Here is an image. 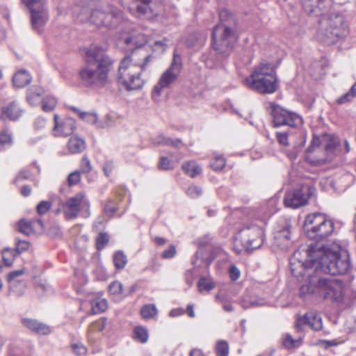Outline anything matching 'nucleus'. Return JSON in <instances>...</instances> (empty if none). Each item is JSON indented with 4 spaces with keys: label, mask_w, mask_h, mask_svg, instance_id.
Masks as SVG:
<instances>
[{
    "label": "nucleus",
    "mask_w": 356,
    "mask_h": 356,
    "mask_svg": "<svg viewBox=\"0 0 356 356\" xmlns=\"http://www.w3.org/2000/svg\"><path fill=\"white\" fill-rule=\"evenodd\" d=\"M138 41L135 36L125 39L126 44H134L138 49L124 56L118 69L117 83L121 89L127 91L137 90L143 87L145 80L142 74L149 69L153 59L152 55L140 49L147 42L145 35H138Z\"/></svg>",
    "instance_id": "nucleus-1"
},
{
    "label": "nucleus",
    "mask_w": 356,
    "mask_h": 356,
    "mask_svg": "<svg viewBox=\"0 0 356 356\" xmlns=\"http://www.w3.org/2000/svg\"><path fill=\"white\" fill-rule=\"evenodd\" d=\"M113 69L114 60L102 47L94 45L86 51L79 76L88 86L103 88L111 83Z\"/></svg>",
    "instance_id": "nucleus-2"
},
{
    "label": "nucleus",
    "mask_w": 356,
    "mask_h": 356,
    "mask_svg": "<svg viewBox=\"0 0 356 356\" xmlns=\"http://www.w3.org/2000/svg\"><path fill=\"white\" fill-rule=\"evenodd\" d=\"M315 273L323 272L332 275L346 273L350 267L348 251L338 243L330 246L311 244L307 253Z\"/></svg>",
    "instance_id": "nucleus-3"
},
{
    "label": "nucleus",
    "mask_w": 356,
    "mask_h": 356,
    "mask_svg": "<svg viewBox=\"0 0 356 356\" xmlns=\"http://www.w3.org/2000/svg\"><path fill=\"white\" fill-rule=\"evenodd\" d=\"M308 275V284L300 288V295L302 298L312 295L337 305L344 302L346 286L341 280L318 277L309 273Z\"/></svg>",
    "instance_id": "nucleus-4"
},
{
    "label": "nucleus",
    "mask_w": 356,
    "mask_h": 356,
    "mask_svg": "<svg viewBox=\"0 0 356 356\" xmlns=\"http://www.w3.org/2000/svg\"><path fill=\"white\" fill-rule=\"evenodd\" d=\"M245 81L249 88L262 94L273 93L278 88L275 71L273 65L266 61L255 66Z\"/></svg>",
    "instance_id": "nucleus-5"
},
{
    "label": "nucleus",
    "mask_w": 356,
    "mask_h": 356,
    "mask_svg": "<svg viewBox=\"0 0 356 356\" xmlns=\"http://www.w3.org/2000/svg\"><path fill=\"white\" fill-rule=\"evenodd\" d=\"M307 236L320 241L327 239L334 231V223L332 219L321 213L308 214L304 221Z\"/></svg>",
    "instance_id": "nucleus-6"
},
{
    "label": "nucleus",
    "mask_w": 356,
    "mask_h": 356,
    "mask_svg": "<svg viewBox=\"0 0 356 356\" xmlns=\"http://www.w3.org/2000/svg\"><path fill=\"white\" fill-rule=\"evenodd\" d=\"M322 11L320 15L323 16L320 20V24L321 32L325 36V41L327 43H334L339 38L346 34L347 24L341 15L331 13L327 16L324 15Z\"/></svg>",
    "instance_id": "nucleus-7"
},
{
    "label": "nucleus",
    "mask_w": 356,
    "mask_h": 356,
    "mask_svg": "<svg viewBox=\"0 0 356 356\" xmlns=\"http://www.w3.org/2000/svg\"><path fill=\"white\" fill-rule=\"evenodd\" d=\"M236 40L234 31L223 24H217L213 29L212 45L219 54L229 56Z\"/></svg>",
    "instance_id": "nucleus-8"
},
{
    "label": "nucleus",
    "mask_w": 356,
    "mask_h": 356,
    "mask_svg": "<svg viewBox=\"0 0 356 356\" xmlns=\"http://www.w3.org/2000/svg\"><path fill=\"white\" fill-rule=\"evenodd\" d=\"M264 231L262 225L251 224L241 229L236 236V245L241 244L245 251L257 249L264 243Z\"/></svg>",
    "instance_id": "nucleus-9"
},
{
    "label": "nucleus",
    "mask_w": 356,
    "mask_h": 356,
    "mask_svg": "<svg viewBox=\"0 0 356 356\" xmlns=\"http://www.w3.org/2000/svg\"><path fill=\"white\" fill-rule=\"evenodd\" d=\"M270 106L273 127L287 125L291 127H299L303 124L302 118L298 113L289 111L274 103H270Z\"/></svg>",
    "instance_id": "nucleus-10"
},
{
    "label": "nucleus",
    "mask_w": 356,
    "mask_h": 356,
    "mask_svg": "<svg viewBox=\"0 0 356 356\" xmlns=\"http://www.w3.org/2000/svg\"><path fill=\"white\" fill-rule=\"evenodd\" d=\"M181 69V58L179 56L175 54L170 66L161 74L158 83L154 87L152 91L154 99L159 98L162 90L168 88L178 79Z\"/></svg>",
    "instance_id": "nucleus-11"
},
{
    "label": "nucleus",
    "mask_w": 356,
    "mask_h": 356,
    "mask_svg": "<svg viewBox=\"0 0 356 356\" xmlns=\"http://www.w3.org/2000/svg\"><path fill=\"white\" fill-rule=\"evenodd\" d=\"M77 18L82 22L90 20L97 26H113L118 23L116 13L114 12L106 13L98 9L90 12L88 8H83L77 15Z\"/></svg>",
    "instance_id": "nucleus-12"
},
{
    "label": "nucleus",
    "mask_w": 356,
    "mask_h": 356,
    "mask_svg": "<svg viewBox=\"0 0 356 356\" xmlns=\"http://www.w3.org/2000/svg\"><path fill=\"white\" fill-rule=\"evenodd\" d=\"M85 206L88 207L89 202L83 193H79L64 202H60L57 213L63 212L67 220H72L78 216L81 208Z\"/></svg>",
    "instance_id": "nucleus-13"
},
{
    "label": "nucleus",
    "mask_w": 356,
    "mask_h": 356,
    "mask_svg": "<svg viewBox=\"0 0 356 356\" xmlns=\"http://www.w3.org/2000/svg\"><path fill=\"white\" fill-rule=\"evenodd\" d=\"M31 14V25L34 30L41 31V29L48 20V14L44 8L45 0H22Z\"/></svg>",
    "instance_id": "nucleus-14"
},
{
    "label": "nucleus",
    "mask_w": 356,
    "mask_h": 356,
    "mask_svg": "<svg viewBox=\"0 0 356 356\" xmlns=\"http://www.w3.org/2000/svg\"><path fill=\"white\" fill-rule=\"evenodd\" d=\"M309 250V248L304 252V255H302V252L300 250H297L289 259L291 273L298 278L304 277L309 270H314L307 254ZM314 273H316L315 271Z\"/></svg>",
    "instance_id": "nucleus-15"
},
{
    "label": "nucleus",
    "mask_w": 356,
    "mask_h": 356,
    "mask_svg": "<svg viewBox=\"0 0 356 356\" xmlns=\"http://www.w3.org/2000/svg\"><path fill=\"white\" fill-rule=\"evenodd\" d=\"M314 192V188L303 185L300 188L288 191L284 197V202L286 207L298 208L307 203L308 199Z\"/></svg>",
    "instance_id": "nucleus-16"
},
{
    "label": "nucleus",
    "mask_w": 356,
    "mask_h": 356,
    "mask_svg": "<svg viewBox=\"0 0 356 356\" xmlns=\"http://www.w3.org/2000/svg\"><path fill=\"white\" fill-rule=\"evenodd\" d=\"M305 325H309L316 332L320 331L323 328L322 318L316 312H309L303 316L298 317L296 323L297 332L302 333Z\"/></svg>",
    "instance_id": "nucleus-17"
},
{
    "label": "nucleus",
    "mask_w": 356,
    "mask_h": 356,
    "mask_svg": "<svg viewBox=\"0 0 356 356\" xmlns=\"http://www.w3.org/2000/svg\"><path fill=\"white\" fill-rule=\"evenodd\" d=\"M339 143V140L337 136L330 134H324L318 137H314L312 145L307 149V152H311L314 146H319L321 145L324 147L328 159H331L334 154Z\"/></svg>",
    "instance_id": "nucleus-18"
},
{
    "label": "nucleus",
    "mask_w": 356,
    "mask_h": 356,
    "mask_svg": "<svg viewBox=\"0 0 356 356\" xmlns=\"http://www.w3.org/2000/svg\"><path fill=\"white\" fill-rule=\"evenodd\" d=\"M289 223L284 220L277 225L274 232V245L282 250L287 249L291 245V232Z\"/></svg>",
    "instance_id": "nucleus-19"
},
{
    "label": "nucleus",
    "mask_w": 356,
    "mask_h": 356,
    "mask_svg": "<svg viewBox=\"0 0 356 356\" xmlns=\"http://www.w3.org/2000/svg\"><path fill=\"white\" fill-rule=\"evenodd\" d=\"M24 273V269L10 272L7 276L9 285V293L17 296H22L26 289V282L19 279Z\"/></svg>",
    "instance_id": "nucleus-20"
},
{
    "label": "nucleus",
    "mask_w": 356,
    "mask_h": 356,
    "mask_svg": "<svg viewBox=\"0 0 356 356\" xmlns=\"http://www.w3.org/2000/svg\"><path fill=\"white\" fill-rule=\"evenodd\" d=\"M54 119V126L52 129V134L56 137L70 136L76 129L75 120L72 118H67L59 122L58 115L56 114Z\"/></svg>",
    "instance_id": "nucleus-21"
},
{
    "label": "nucleus",
    "mask_w": 356,
    "mask_h": 356,
    "mask_svg": "<svg viewBox=\"0 0 356 356\" xmlns=\"http://www.w3.org/2000/svg\"><path fill=\"white\" fill-rule=\"evenodd\" d=\"M22 113L23 110L18 102L13 101L2 107L0 118L4 120L15 121L22 116Z\"/></svg>",
    "instance_id": "nucleus-22"
},
{
    "label": "nucleus",
    "mask_w": 356,
    "mask_h": 356,
    "mask_svg": "<svg viewBox=\"0 0 356 356\" xmlns=\"http://www.w3.org/2000/svg\"><path fill=\"white\" fill-rule=\"evenodd\" d=\"M304 10L309 14L318 16L321 11L324 10L323 2L328 0H301Z\"/></svg>",
    "instance_id": "nucleus-23"
},
{
    "label": "nucleus",
    "mask_w": 356,
    "mask_h": 356,
    "mask_svg": "<svg viewBox=\"0 0 356 356\" xmlns=\"http://www.w3.org/2000/svg\"><path fill=\"white\" fill-rule=\"evenodd\" d=\"M22 324L32 332L40 334H48L51 330L49 326L35 319L24 318Z\"/></svg>",
    "instance_id": "nucleus-24"
},
{
    "label": "nucleus",
    "mask_w": 356,
    "mask_h": 356,
    "mask_svg": "<svg viewBox=\"0 0 356 356\" xmlns=\"http://www.w3.org/2000/svg\"><path fill=\"white\" fill-rule=\"evenodd\" d=\"M136 8L131 7L129 8L130 12L133 14L137 13L138 15L146 14L148 11L153 13L154 9L152 8L153 0H134Z\"/></svg>",
    "instance_id": "nucleus-25"
},
{
    "label": "nucleus",
    "mask_w": 356,
    "mask_h": 356,
    "mask_svg": "<svg viewBox=\"0 0 356 356\" xmlns=\"http://www.w3.org/2000/svg\"><path fill=\"white\" fill-rule=\"evenodd\" d=\"M67 149L70 154L81 153L86 149V142L81 138L72 136L68 140Z\"/></svg>",
    "instance_id": "nucleus-26"
},
{
    "label": "nucleus",
    "mask_w": 356,
    "mask_h": 356,
    "mask_svg": "<svg viewBox=\"0 0 356 356\" xmlns=\"http://www.w3.org/2000/svg\"><path fill=\"white\" fill-rule=\"evenodd\" d=\"M31 76L24 70L18 71L13 78V85L17 88H23L31 82Z\"/></svg>",
    "instance_id": "nucleus-27"
},
{
    "label": "nucleus",
    "mask_w": 356,
    "mask_h": 356,
    "mask_svg": "<svg viewBox=\"0 0 356 356\" xmlns=\"http://www.w3.org/2000/svg\"><path fill=\"white\" fill-rule=\"evenodd\" d=\"M184 172L191 177H195L202 172V168L195 161H186L182 165Z\"/></svg>",
    "instance_id": "nucleus-28"
},
{
    "label": "nucleus",
    "mask_w": 356,
    "mask_h": 356,
    "mask_svg": "<svg viewBox=\"0 0 356 356\" xmlns=\"http://www.w3.org/2000/svg\"><path fill=\"white\" fill-rule=\"evenodd\" d=\"M152 143L157 145H167L179 147V145H181V140L179 139H172L166 138L163 134H159L152 139Z\"/></svg>",
    "instance_id": "nucleus-29"
},
{
    "label": "nucleus",
    "mask_w": 356,
    "mask_h": 356,
    "mask_svg": "<svg viewBox=\"0 0 356 356\" xmlns=\"http://www.w3.org/2000/svg\"><path fill=\"white\" fill-rule=\"evenodd\" d=\"M243 308L248 309L250 307H258L264 306L266 304L264 298L258 297H245L241 300Z\"/></svg>",
    "instance_id": "nucleus-30"
},
{
    "label": "nucleus",
    "mask_w": 356,
    "mask_h": 356,
    "mask_svg": "<svg viewBox=\"0 0 356 356\" xmlns=\"http://www.w3.org/2000/svg\"><path fill=\"white\" fill-rule=\"evenodd\" d=\"M140 314L145 320H149L157 316L158 310L155 305L147 304L141 307Z\"/></svg>",
    "instance_id": "nucleus-31"
},
{
    "label": "nucleus",
    "mask_w": 356,
    "mask_h": 356,
    "mask_svg": "<svg viewBox=\"0 0 356 356\" xmlns=\"http://www.w3.org/2000/svg\"><path fill=\"white\" fill-rule=\"evenodd\" d=\"M134 339L141 343H145L148 341L149 332L146 327L138 325L134 330Z\"/></svg>",
    "instance_id": "nucleus-32"
},
{
    "label": "nucleus",
    "mask_w": 356,
    "mask_h": 356,
    "mask_svg": "<svg viewBox=\"0 0 356 356\" xmlns=\"http://www.w3.org/2000/svg\"><path fill=\"white\" fill-rule=\"evenodd\" d=\"M296 339H293L291 334H287L283 341V345L288 349L299 347L302 343L303 334L300 333Z\"/></svg>",
    "instance_id": "nucleus-33"
},
{
    "label": "nucleus",
    "mask_w": 356,
    "mask_h": 356,
    "mask_svg": "<svg viewBox=\"0 0 356 356\" xmlns=\"http://www.w3.org/2000/svg\"><path fill=\"white\" fill-rule=\"evenodd\" d=\"M13 135L8 130L0 132V152L13 145Z\"/></svg>",
    "instance_id": "nucleus-34"
},
{
    "label": "nucleus",
    "mask_w": 356,
    "mask_h": 356,
    "mask_svg": "<svg viewBox=\"0 0 356 356\" xmlns=\"http://www.w3.org/2000/svg\"><path fill=\"white\" fill-rule=\"evenodd\" d=\"M113 263L116 268L123 269L127 264V258L122 251H117L113 254Z\"/></svg>",
    "instance_id": "nucleus-35"
},
{
    "label": "nucleus",
    "mask_w": 356,
    "mask_h": 356,
    "mask_svg": "<svg viewBox=\"0 0 356 356\" xmlns=\"http://www.w3.org/2000/svg\"><path fill=\"white\" fill-rule=\"evenodd\" d=\"M43 93V90L38 86H33L29 89L27 92V101L31 105L35 104V99H39Z\"/></svg>",
    "instance_id": "nucleus-36"
},
{
    "label": "nucleus",
    "mask_w": 356,
    "mask_h": 356,
    "mask_svg": "<svg viewBox=\"0 0 356 356\" xmlns=\"http://www.w3.org/2000/svg\"><path fill=\"white\" fill-rule=\"evenodd\" d=\"M19 232L24 235H30L33 232V222L22 219L18 223Z\"/></svg>",
    "instance_id": "nucleus-37"
},
{
    "label": "nucleus",
    "mask_w": 356,
    "mask_h": 356,
    "mask_svg": "<svg viewBox=\"0 0 356 356\" xmlns=\"http://www.w3.org/2000/svg\"><path fill=\"white\" fill-rule=\"evenodd\" d=\"M2 259L6 266H10L16 256L15 250L10 248H5L2 251Z\"/></svg>",
    "instance_id": "nucleus-38"
},
{
    "label": "nucleus",
    "mask_w": 356,
    "mask_h": 356,
    "mask_svg": "<svg viewBox=\"0 0 356 356\" xmlns=\"http://www.w3.org/2000/svg\"><path fill=\"white\" fill-rule=\"evenodd\" d=\"M76 112L82 120L86 121L90 124H95L97 121V115L92 113L79 112L77 108H72Z\"/></svg>",
    "instance_id": "nucleus-39"
},
{
    "label": "nucleus",
    "mask_w": 356,
    "mask_h": 356,
    "mask_svg": "<svg viewBox=\"0 0 356 356\" xmlns=\"http://www.w3.org/2000/svg\"><path fill=\"white\" fill-rule=\"evenodd\" d=\"M57 100L53 97H46L42 99V108L45 112L51 111L56 106Z\"/></svg>",
    "instance_id": "nucleus-40"
},
{
    "label": "nucleus",
    "mask_w": 356,
    "mask_h": 356,
    "mask_svg": "<svg viewBox=\"0 0 356 356\" xmlns=\"http://www.w3.org/2000/svg\"><path fill=\"white\" fill-rule=\"evenodd\" d=\"M225 159L220 155H216L210 163L211 167L216 171L222 170L225 166Z\"/></svg>",
    "instance_id": "nucleus-41"
},
{
    "label": "nucleus",
    "mask_w": 356,
    "mask_h": 356,
    "mask_svg": "<svg viewBox=\"0 0 356 356\" xmlns=\"http://www.w3.org/2000/svg\"><path fill=\"white\" fill-rule=\"evenodd\" d=\"M106 318H102L92 323L88 327V332H102L106 325Z\"/></svg>",
    "instance_id": "nucleus-42"
},
{
    "label": "nucleus",
    "mask_w": 356,
    "mask_h": 356,
    "mask_svg": "<svg viewBox=\"0 0 356 356\" xmlns=\"http://www.w3.org/2000/svg\"><path fill=\"white\" fill-rule=\"evenodd\" d=\"M214 286V284L206 277H202L198 281V287L200 291H210Z\"/></svg>",
    "instance_id": "nucleus-43"
},
{
    "label": "nucleus",
    "mask_w": 356,
    "mask_h": 356,
    "mask_svg": "<svg viewBox=\"0 0 356 356\" xmlns=\"http://www.w3.org/2000/svg\"><path fill=\"white\" fill-rule=\"evenodd\" d=\"M109 241L108 236L106 233H100L96 238V248L101 250L105 248Z\"/></svg>",
    "instance_id": "nucleus-44"
},
{
    "label": "nucleus",
    "mask_w": 356,
    "mask_h": 356,
    "mask_svg": "<svg viewBox=\"0 0 356 356\" xmlns=\"http://www.w3.org/2000/svg\"><path fill=\"white\" fill-rule=\"evenodd\" d=\"M92 167L88 157L87 156H83L78 171H80L81 174H87L92 170Z\"/></svg>",
    "instance_id": "nucleus-45"
},
{
    "label": "nucleus",
    "mask_w": 356,
    "mask_h": 356,
    "mask_svg": "<svg viewBox=\"0 0 356 356\" xmlns=\"http://www.w3.org/2000/svg\"><path fill=\"white\" fill-rule=\"evenodd\" d=\"M216 352L218 356H227L229 354V345L225 341H220L216 346Z\"/></svg>",
    "instance_id": "nucleus-46"
},
{
    "label": "nucleus",
    "mask_w": 356,
    "mask_h": 356,
    "mask_svg": "<svg viewBox=\"0 0 356 356\" xmlns=\"http://www.w3.org/2000/svg\"><path fill=\"white\" fill-rule=\"evenodd\" d=\"M31 176V172L29 169H22L15 176V179H13V183L17 184V182L29 179Z\"/></svg>",
    "instance_id": "nucleus-47"
},
{
    "label": "nucleus",
    "mask_w": 356,
    "mask_h": 356,
    "mask_svg": "<svg viewBox=\"0 0 356 356\" xmlns=\"http://www.w3.org/2000/svg\"><path fill=\"white\" fill-rule=\"evenodd\" d=\"M216 299L219 301L223 307V309L227 312H231L234 310L233 306L230 302L226 299L225 296L221 294H217L216 296Z\"/></svg>",
    "instance_id": "nucleus-48"
},
{
    "label": "nucleus",
    "mask_w": 356,
    "mask_h": 356,
    "mask_svg": "<svg viewBox=\"0 0 356 356\" xmlns=\"http://www.w3.org/2000/svg\"><path fill=\"white\" fill-rule=\"evenodd\" d=\"M51 207V203L49 201H41L36 207V211L39 215L45 214Z\"/></svg>",
    "instance_id": "nucleus-49"
},
{
    "label": "nucleus",
    "mask_w": 356,
    "mask_h": 356,
    "mask_svg": "<svg viewBox=\"0 0 356 356\" xmlns=\"http://www.w3.org/2000/svg\"><path fill=\"white\" fill-rule=\"evenodd\" d=\"M108 307L107 300L105 299L97 301L95 305H92V309L94 313H100L104 312Z\"/></svg>",
    "instance_id": "nucleus-50"
},
{
    "label": "nucleus",
    "mask_w": 356,
    "mask_h": 356,
    "mask_svg": "<svg viewBox=\"0 0 356 356\" xmlns=\"http://www.w3.org/2000/svg\"><path fill=\"white\" fill-rule=\"evenodd\" d=\"M109 292L113 295H119L122 292V284L118 281L113 282L108 287Z\"/></svg>",
    "instance_id": "nucleus-51"
},
{
    "label": "nucleus",
    "mask_w": 356,
    "mask_h": 356,
    "mask_svg": "<svg viewBox=\"0 0 356 356\" xmlns=\"http://www.w3.org/2000/svg\"><path fill=\"white\" fill-rule=\"evenodd\" d=\"M159 168L162 170H170L173 168V163L171 160H170L166 156H162L160 159L159 163Z\"/></svg>",
    "instance_id": "nucleus-52"
},
{
    "label": "nucleus",
    "mask_w": 356,
    "mask_h": 356,
    "mask_svg": "<svg viewBox=\"0 0 356 356\" xmlns=\"http://www.w3.org/2000/svg\"><path fill=\"white\" fill-rule=\"evenodd\" d=\"M81 174L80 171L78 170L71 172L67 177L69 185L72 186L78 184L81 179Z\"/></svg>",
    "instance_id": "nucleus-53"
},
{
    "label": "nucleus",
    "mask_w": 356,
    "mask_h": 356,
    "mask_svg": "<svg viewBox=\"0 0 356 356\" xmlns=\"http://www.w3.org/2000/svg\"><path fill=\"white\" fill-rule=\"evenodd\" d=\"M186 194L192 198H195L202 194V190L197 186H191L188 188Z\"/></svg>",
    "instance_id": "nucleus-54"
},
{
    "label": "nucleus",
    "mask_w": 356,
    "mask_h": 356,
    "mask_svg": "<svg viewBox=\"0 0 356 356\" xmlns=\"http://www.w3.org/2000/svg\"><path fill=\"white\" fill-rule=\"evenodd\" d=\"M117 207L112 200H108L104 207V212L108 216H113L116 212Z\"/></svg>",
    "instance_id": "nucleus-55"
},
{
    "label": "nucleus",
    "mask_w": 356,
    "mask_h": 356,
    "mask_svg": "<svg viewBox=\"0 0 356 356\" xmlns=\"http://www.w3.org/2000/svg\"><path fill=\"white\" fill-rule=\"evenodd\" d=\"M29 248V242L26 241H18L16 244V248L15 249L16 254H20L26 250H27Z\"/></svg>",
    "instance_id": "nucleus-56"
},
{
    "label": "nucleus",
    "mask_w": 356,
    "mask_h": 356,
    "mask_svg": "<svg viewBox=\"0 0 356 356\" xmlns=\"http://www.w3.org/2000/svg\"><path fill=\"white\" fill-rule=\"evenodd\" d=\"M72 347L74 353L79 356L84 355L87 352L86 348L82 343H74Z\"/></svg>",
    "instance_id": "nucleus-57"
},
{
    "label": "nucleus",
    "mask_w": 356,
    "mask_h": 356,
    "mask_svg": "<svg viewBox=\"0 0 356 356\" xmlns=\"http://www.w3.org/2000/svg\"><path fill=\"white\" fill-rule=\"evenodd\" d=\"M276 138L278 143L284 146H287L289 145L288 142V133L287 132H277Z\"/></svg>",
    "instance_id": "nucleus-58"
},
{
    "label": "nucleus",
    "mask_w": 356,
    "mask_h": 356,
    "mask_svg": "<svg viewBox=\"0 0 356 356\" xmlns=\"http://www.w3.org/2000/svg\"><path fill=\"white\" fill-rule=\"evenodd\" d=\"M176 254V248L175 246L171 245L168 249L165 250L161 254V257L163 259H171Z\"/></svg>",
    "instance_id": "nucleus-59"
},
{
    "label": "nucleus",
    "mask_w": 356,
    "mask_h": 356,
    "mask_svg": "<svg viewBox=\"0 0 356 356\" xmlns=\"http://www.w3.org/2000/svg\"><path fill=\"white\" fill-rule=\"evenodd\" d=\"M353 99V97L351 96V95L349 93V92H347L346 93L343 94L342 96L339 97L337 99V102L338 104H344L348 102H350Z\"/></svg>",
    "instance_id": "nucleus-60"
},
{
    "label": "nucleus",
    "mask_w": 356,
    "mask_h": 356,
    "mask_svg": "<svg viewBox=\"0 0 356 356\" xmlns=\"http://www.w3.org/2000/svg\"><path fill=\"white\" fill-rule=\"evenodd\" d=\"M229 277L232 280L235 281L240 277V270L235 266H232L229 268Z\"/></svg>",
    "instance_id": "nucleus-61"
},
{
    "label": "nucleus",
    "mask_w": 356,
    "mask_h": 356,
    "mask_svg": "<svg viewBox=\"0 0 356 356\" xmlns=\"http://www.w3.org/2000/svg\"><path fill=\"white\" fill-rule=\"evenodd\" d=\"M113 162L112 161H107L106 162V163L104 164V166L103 168V170L104 172V174L106 175V177H109L111 172H112V170H113Z\"/></svg>",
    "instance_id": "nucleus-62"
},
{
    "label": "nucleus",
    "mask_w": 356,
    "mask_h": 356,
    "mask_svg": "<svg viewBox=\"0 0 356 356\" xmlns=\"http://www.w3.org/2000/svg\"><path fill=\"white\" fill-rule=\"evenodd\" d=\"M46 121L42 118H38L35 120L34 122V126L35 129H40L44 127Z\"/></svg>",
    "instance_id": "nucleus-63"
},
{
    "label": "nucleus",
    "mask_w": 356,
    "mask_h": 356,
    "mask_svg": "<svg viewBox=\"0 0 356 356\" xmlns=\"http://www.w3.org/2000/svg\"><path fill=\"white\" fill-rule=\"evenodd\" d=\"M31 187L29 185H24L21 188V194L24 197H28L31 195Z\"/></svg>",
    "instance_id": "nucleus-64"
}]
</instances>
